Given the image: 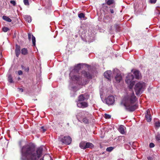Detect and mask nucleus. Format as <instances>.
Here are the masks:
<instances>
[{
	"mask_svg": "<svg viewBox=\"0 0 160 160\" xmlns=\"http://www.w3.org/2000/svg\"><path fill=\"white\" fill-rule=\"evenodd\" d=\"M111 116L107 114H105V117L106 119H109L111 118Z\"/></svg>",
	"mask_w": 160,
	"mask_h": 160,
	"instance_id": "nucleus-35",
	"label": "nucleus"
},
{
	"mask_svg": "<svg viewBox=\"0 0 160 160\" xmlns=\"http://www.w3.org/2000/svg\"><path fill=\"white\" fill-rule=\"evenodd\" d=\"M155 126L157 128H159L160 127V122H157L155 123Z\"/></svg>",
	"mask_w": 160,
	"mask_h": 160,
	"instance_id": "nucleus-36",
	"label": "nucleus"
},
{
	"mask_svg": "<svg viewBox=\"0 0 160 160\" xmlns=\"http://www.w3.org/2000/svg\"><path fill=\"white\" fill-rule=\"evenodd\" d=\"M134 74L135 77V78L137 79H138L141 77V74L138 71L136 70L134 72Z\"/></svg>",
	"mask_w": 160,
	"mask_h": 160,
	"instance_id": "nucleus-15",
	"label": "nucleus"
},
{
	"mask_svg": "<svg viewBox=\"0 0 160 160\" xmlns=\"http://www.w3.org/2000/svg\"><path fill=\"white\" fill-rule=\"evenodd\" d=\"M77 105L78 107L82 108L87 107L88 106V104L87 103L83 102H78Z\"/></svg>",
	"mask_w": 160,
	"mask_h": 160,
	"instance_id": "nucleus-10",
	"label": "nucleus"
},
{
	"mask_svg": "<svg viewBox=\"0 0 160 160\" xmlns=\"http://www.w3.org/2000/svg\"><path fill=\"white\" fill-rule=\"evenodd\" d=\"M42 150V148L39 147L35 151L32 144L24 145L21 149V160H38L41 156Z\"/></svg>",
	"mask_w": 160,
	"mask_h": 160,
	"instance_id": "nucleus-1",
	"label": "nucleus"
},
{
	"mask_svg": "<svg viewBox=\"0 0 160 160\" xmlns=\"http://www.w3.org/2000/svg\"><path fill=\"white\" fill-rule=\"evenodd\" d=\"M72 80L74 81H79L81 80V77L79 75H74L71 77Z\"/></svg>",
	"mask_w": 160,
	"mask_h": 160,
	"instance_id": "nucleus-13",
	"label": "nucleus"
},
{
	"mask_svg": "<svg viewBox=\"0 0 160 160\" xmlns=\"http://www.w3.org/2000/svg\"><path fill=\"white\" fill-rule=\"evenodd\" d=\"M8 81L10 83H13L14 82L12 79V77L11 75H9L8 77Z\"/></svg>",
	"mask_w": 160,
	"mask_h": 160,
	"instance_id": "nucleus-24",
	"label": "nucleus"
},
{
	"mask_svg": "<svg viewBox=\"0 0 160 160\" xmlns=\"http://www.w3.org/2000/svg\"><path fill=\"white\" fill-rule=\"evenodd\" d=\"M26 20L28 22H31V17H28L26 18Z\"/></svg>",
	"mask_w": 160,
	"mask_h": 160,
	"instance_id": "nucleus-38",
	"label": "nucleus"
},
{
	"mask_svg": "<svg viewBox=\"0 0 160 160\" xmlns=\"http://www.w3.org/2000/svg\"><path fill=\"white\" fill-rule=\"evenodd\" d=\"M137 100L134 93L132 92L124 97L121 103V105L124 106L125 109L128 111H134L138 108L136 104H134Z\"/></svg>",
	"mask_w": 160,
	"mask_h": 160,
	"instance_id": "nucleus-2",
	"label": "nucleus"
},
{
	"mask_svg": "<svg viewBox=\"0 0 160 160\" xmlns=\"http://www.w3.org/2000/svg\"><path fill=\"white\" fill-rule=\"evenodd\" d=\"M40 160H43V159H41Z\"/></svg>",
	"mask_w": 160,
	"mask_h": 160,
	"instance_id": "nucleus-47",
	"label": "nucleus"
},
{
	"mask_svg": "<svg viewBox=\"0 0 160 160\" xmlns=\"http://www.w3.org/2000/svg\"><path fill=\"white\" fill-rule=\"evenodd\" d=\"M133 76L130 73L128 74L126 78L125 82L128 85L130 89L132 88L135 84V82L133 81Z\"/></svg>",
	"mask_w": 160,
	"mask_h": 160,
	"instance_id": "nucleus-3",
	"label": "nucleus"
},
{
	"mask_svg": "<svg viewBox=\"0 0 160 160\" xmlns=\"http://www.w3.org/2000/svg\"><path fill=\"white\" fill-rule=\"evenodd\" d=\"M86 149L88 148H93L94 145H93L91 143L88 142H86Z\"/></svg>",
	"mask_w": 160,
	"mask_h": 160,
	"instance_id": "nucleus-17",
	"label": "nucleus"
},
{
	"mask_svg": "<svg viewBox=\"0 0 160 160\" xmlns=\"http://www.w3.org/2000/svg\"><path fill=\"white\" fill-rule=\"evenodd\" d=\"M15 52L16 56L18 57L21 52L20 47L19 46L16 45Z\"/></svg>",
	"mask_w": 160,
	"mask_h": 160,
	"instance_id": "nucleus-12",
	"label": "nucleus"
},
{
	"mask_svg": "<svg viewBox=\"0 0 160 160\" xmlns=\"http://www.w3.org/2000/svg\"><path fill=\"white\" fill-rule=\"evenodd\" d=\"M18 73L19 75H22L23 74L21 70L18 71Z\"/></svg>",
	"mask_w": 160,
	"mask_h": 160,
	"instance_id": "nucleus-41",
	"label": "nucleus"
},
{
	"mask_svg": "<svg viewBox=\"0 0 160 160\" xmlns=\"http://www.w3.org/2000/svg\"><path fill=\"white\" fill-rule=\"evenodd\" d=\"M105 2L108 5L115 3L114 0H105Z\"/></svg>",
	"mask_w": 160,
	"mask_h": 160,
	"instance_id": "nucleus-21",
	"label": "nucleus"
},
{
	"mask_svg": "<svg viewBox=\"0 0 160 160\" xmlns=\"http://www.w3.org/2000/svg\"><path fill=\"white\" fill-rule=\"evenodd\" d=\"M156 138L157 140H160V134L159 133H157L156 136Z\"/></svg>",
	"mask_w": 160,
	"mask_h": 160,
	"instance_id": "nucleus-31",
	"label": "nucleus"
},
{
	"mask_svg": "<svg viewBox=\"0 0 160 160\" xmlns=\"http://www.w3.org/2000/svg\"><path fill=\"white\" fill-rule=\"evenodd\" d=\"M114 97L112 96H108L106 99V103L108 105H112L114 102Z\"/></svg>",
	"mask_w": 160,
	"mask_h": 160,
	"instance_id": "nucleus-6",
	"label": "nucleus"
},
{
	"mask_svg": "<svg viewBox=\"0 0 160 160\" xmlns=\"http://www.w3.org/2000/svg\"><path fill=\"white\" fill-rule=\"evenodd\" d=\"M114 149V148L112 147H108L106 149V151L109 152H111Z\"/></svg>",
	"mask_w": 160,
	"mask_h": 160,
	"instance_id": "nucleus-29",
	"label": "nucleus"
},
{
	"mask_svg": "<svg viewBox=\"0 0 160 160\" xmlns=\"http://www.w3.org/2000/svg\"><path fill=\"white\" fill-rule=\"evenodd\" d=\"M60 140L63 143L68 145L71 143L72 139L69 136L64 137L63 138H60Z\"/></svg>",
	"mask_w": 160,
	"mask_h": 160,
	"instance_id": "nucleus-5",
	"label": "nucleus"
},
{
	"mask_svg": "<svg viewBox=\"0 0 160 160\" xmlns=\"http://www.w3.org/2000/svg\"><path fill=\"white\" fill-rule=\"evenodd\" d=\"M81 64H78L77 66H75L74 69L70 73V76H71L74 73H77L81 69Z\"/></svg>",
	"mask_w": 160,
	"mask_h": 160,
	"instance_id": "nucleus-7",
	"label": "nucleus"
},
{
	"mask_svg": "<svg viewBox=\"0 0 160 160\" xmlns=\"http://www.w3.org/2000/svg\"><path fill=\"white\" fill-rule=\"evenodd\" d=\"M2 18L4 20L8 22H11L12 21V20L10 18H9L8 17L6 16H3L2 17Z\"/></svg>",
	"mask_w": 160,
	"mask_h": 160,
	"instance_id": "nucleus-22",
	"label": "nucleus"
},
{
	"mask_svg": "<svg viewBox=\"0 0 160 160\" xmlns=\"http://www.w3.org/2000/svg\"><path fill=\"white\" fill-rule=\"evenodd\" d=\"M104 75L106 78L108 79H110L111 77L112 73L111 71H108L105 72L104 74Z\"/></svg>",
	"mask_w": 160,
	"mask_h": 160,
	"instance_id": "nucleus-11",
	"label": "nucleus"
},
{
	"mask_svg": "<svg viewBox=\"0 0 160 160\" xmlns=\"http://www.w3.org/2000/svg\"><path fill=\"white\" fill-rule=\"evenodd\" d=\"M89 97V95L87 94H82L80 95L78 98V101H82L87 99Z\"/></svg>",
	"mask_w": 160,
	"mask_h": 160,
	"instance_id": "nucleus-8",
	"label": "nucleus"
},
{
	"mask_svg": "<svg viewBox=\"0 0 160 160\" xmlns=\"http://www.w3.org/2000/svg\"><path fill=\"white\" fill-rule=\"evenodd\" d=\"M145 117L148 122H150L151 121L152 118L150 114V110L149 109L147 111Z\"/></svg>",
	"mask_w": 160,
	"mask_h": 160,
	"instance_id": "nucleus-9",
	"label": "nucleus"
},
{
	"mask_svg": "<svg viewBox=\"0 0 160 160\" xmlns=\"http://www.w3.org/2000/svg\"><path fill=\"white\" fill-rule=\"evenodd\" d=\"M36 100H37V99H35Z\"/></svg>",
	"mask_w": 160,
	"mask_h": 160,
	"instance_id": "nucleus-48",
	"label": "nucleus"
},
{
	"mask_svg": "<svg viewBox=\"0 0 160 160\" xmlns=\"http://www.w3.org/2000/svg\"><path fill=\"white\" fill-rule=\"evenodd\" d=\"M156 2V0H150V2L151 3H155Z\"/></svg>",
	"mask_w": 160,
	"mask_h": 160,
	"instance_id": "nucleus-42",
	"label": "nucleus"
},
{
	"mask_svg": "<svg viewBox=\"0 0 160 160\" xmlns=\"http://www.w3.org/2000/svg\"><path fill=\"white\" fill-rule=\"evenodd\" d=\"M115 27L116 28V29L117 31H120V27L119 26V25L115 24L114 25Z\"/></svg>",
	"mask_w": 160,
	"mask_h": 160,
	"instance_id": "nucleus-28",
	"label": "nucleus"
},
{
	"mask_svg": "<svg viewBox=\"0 0 160 160\" xmlns=\"http://www.w3.org/2000/svg\"><path fill=\"white\" fill-rule=\"evenodd\" d=\"M40 130L41 131H42L43 132H45L46 131V129L44 128L43 126L41 127Z\"/></svg>",
	"mask_w": 160,
	"mask_h": 160,
	"instance_id": "nucleus-37",
	"label": "nucleus"
},
{
	"mask_svg": "<svg viewBox=\"0 0 160 160\" xmlns=\"http://www.w3.org/2000/svg\"><path fill=\"white\" fill-rule=\"evenodd\" d=\"M31 34L30 33H28V38L29 40H30L31 38Z\"/></svg>",
	"mask_w": 160,
	"mask_h": 160,
	"instance_id": "nucleus-45",
	"label": "nucleus"
},
{
	"mask_svg": "<svg viewBox=\"0 0 160 160\" xmlns=\"http://www.w3.org/2000/svg\"><path fill=\"white\" fill-rule=\"evenodd\" d=\"M18 89L19 91L21 92H22L23 91V90L22 88H18Z\"/></svg>",
	"mask_w": 160,
	"mask_h": 160,
	"instance_id": "nucleus-43",
	"label": "nucleus"
},
{
	"mask_svg": "<svg viewBox=\"0 0 160 160\" xmlns=\"http://www.w3.org/2000/svg\"><path fill=\"white\" fill-rule=\"evenodd\" d=\"M116 80L118 82H120L122 79V77L121 75L118 73L115 77Z\"/></svg>",
	"mask_w": 160,
	"mask_h": 160,
	"instance_id": "nucleus-16",
	"label": "nucleus"
},
{
	"mask_svg": "<svg viewBox=\"0 0 160 160\" xmlns=\"http://www.w3.org/2000/svg\"><path fill=\"white\" fill-rule=\"evenodd\" d=\"M125 127L124 126L121 125L118 128V131L121 134H124L125 132Z\"/></svg>",
	"mask_w": 160,
	"mask_h": 160,
	"instance_id": "nucleus-14",
	"label": "nucleus"
},
{
	"mask_svg": "<svg viewBox=\"0 0 160 160\" xmlns=\"http://www.w3.org/2000/svg\"><path fill=\"white\" fill-rule=\"evenodd\" d=\"M154 146V144L153 143H151L149 144V147L150 148H152Z\"/></svg>",
	"mask_w": 160,
	"mask_h": 160,
	"instance_id": "nucleus-40",
	"label": "nucleus"
},
{
	"mask_svg": "<svg viewBox=\"0 0 160 160\" xmlns=\"http://www.w3.org/2000/svg\"><path fill=\"white\" fill-rule=\"evenodd\" d=\"M21 67L22 68V69L24 70V71L26 72H28L29 70V67L26 68L24 67L23 65H21Z\"/></svg>",
	"mask_w": 160,
	"mask_h": 160,
	"instance_id": "nucleus-27",
	"label": "nucleus"
},
{
	"mask_svg": "<svg viewBox=\"0 0 160 160\" xmlns=\"http://www.w3.org/2000/svg\"><path fill=\"white\" fill-rule=\"evenodd\" d=\"M148 160H152V158L151 157H148Z\"/></svg>",
	"mask_w": 160,
	"mask_h": 160,
	"instance_id": "nucleus-46",
	"label": "nucleus"
},
{
	"mask_svg": "<svg viewBox=\"0 0 160 160\" xmlns=\"http://www.w3.org/2000/svg\"><path fill=\"white\" fill-rule=\"evenodd\" d=\"M23 2L24 4L26 5H29L28 0H23Z\"/></svg>",
	"mask_w": 160,
	"mask_h": 160,
	"instance_id": "nucleus-34",
	"label": "nucleus"
},
{
	"mask_svg": "<svg viewBox=\"0 0 160 160\" xmlns=\"http://www.w3.org/2000/svg\"><path fill=\"white\" fill-rule=\"evenodd\" d=\"M78 17L80 19L82 18H85V14L83 13H80L78 14Z\"/></svg>",
	"mask_w": 160,
	"mask_h": 160,
	"instance_id": "nucleus-26",
	"label": "nucleus"
},
{
	"mask_svg": "<svg viewBox=\"0 0 160 160\" xmlns=\"http://www.w3.org/2000/svg\"><path fill=\"white\" fill-rule=\"evenodd\" d=\"M3 31L4 32H7L8 30H9V29L6 27H4L2 28Z\"/></svg>",
	"mask_w": 160,
	"mask_h": 160,
	"instance_id": "nucleus-32",
	"label": "nucleus"
},
{
	"mask_svg": "<svg viewBox=\"0 0 160 160\" xmlns=\"http://www.w3.org/2000/svg\"><path fill=\"white\" fill-rule=\"evenodd\" d=\"M83 74L84 76L88 78H91L92 75L89 72H87L86 71H84L83 72Z\"/></svg>",
	"mask_w": 160,
	"mask_h": 160,
	"instance_id": "nucleus-19",
	"label": "nucleus"
},
{
	"mask_svg": "<svg viewBox=\"0 0 160 160\" xmlns=\"http://www.w3.org/2000/svg\"><path fill=\"white\" fill-rule=\"evenodd\" d=\"M32 41L33 45L35 46L36 42L35 38L33 35H32Z\"/></svg>",
	"mask_w": 160,
	"mask_h": 160,
	"instance_id": "nucleus-30",
	"label": "nucleus"
},
{
	"mask_svg": "<svg viewBox=\"0 0 160 160\" xmlns=\"http://www.w3.org/2000/svg\"><path fill=\"white\" fill-rule=\"evenodd\" d=\"M144 86V83H141L140 82L137 83L135 85L134 89L136 92V94L137 95H138L142 93Z\"/></svg>",
	"mask_w": 160,
	"mask_h": 160,
	"instance_id": "nucleus-4",
	"label": "nucleus"
},
{
	"mask_svg": "<svg viewBox=\"0 0 160 160\" xmlns=\"http://www.w3.org/2000/svg\"><path fill=\"white\" fill-rule=\"evenodd\" d=\"M108 7L105 4H103L102 6V11L104 12H108Z\"/></svg>",
	"mask_w": 160,
	"mask_h": 160,
	"instance_id": "nucleus-23",
	"label": "nucleus"
},
{
	"mask_svg": "<svg viewBox=\"0 0 160 160\" xmlns=\"http://www.w3.org/2000/svg\"><path fill=\"white\" fill-rule=\"evenodd\" d=\"M83 122L85 123H88V120L86 118H84L82 119Z\"/></svg>",
	"mask_w": 160,
	"mask_h": 160,
	"instance_id": "nucleus-33",
	"label": "nucleus"
},
{
	"mask_svg": "<svg viewBox=\"0 0 160 160\" xmlns=\"http://www.w3.org/2000/svg\"><path fill=\"white\" fill-rule=\"evenodd\" d=\"M21 53L23 55H26L28 53V50L26 48H23L21 50Z\"/></svg>",
	"mask_w": 160,
	"mask_h": 160,
	"instance_id": "nucleus-25",
	"label": "nucleus"
},
{
	"mask_svg": "<svg viewBox=\"0 0 160 160\" xmlns=\"http://www.w3.org/2000/svg\"><path fill=\"white\" fill-rule=\"evenodd\" d=\"M86 142H82L79 144V147L82 149H86Z\"/></svg>",
	"mask_w": 160,
	"mask_h": 160,
	"instance_id": "nucleus-20",
	"label": "nucleus"
},
{
	"mask_svg": "<svg viewBox=\"0 0 160 160\" xmlns=\"http://www.w3.org/2000/svg\"><path fill=\"white\" fill-rule=\"evenodd\" d=\"M111 19L109 15H106L105 16L103 20L104 21L106 22H108Z\"/></svg>",
	"mask_w": 160,
	"mask_h": 160,
	"instance_id": "nucleus-18",
	"label": "nucleus"
},
{
	"mask_svg": "<svg viewBox=\"0 0 160 160\" xmlns=\"http://www.w3.org/2000/svg\"><path fill=\"white\" fill-rule=\"evenodd\" d=\"M10 3L12 4L13 6H15L16 4V3L15 1L12 0L10 1Z\"/></svg>",
	"mask_w": 160,
	"mask_h": 160,
	"instance_id": "nucleus-39",
	"label": "nucleus"
},
{
	"mask_svg": "<svg viewBox=\"0 0 160 160\" xmlns=\"http://www.w3.org/2000/svg\"><path fill=\"white\" fill-rule=\"evenodd\" d=\"M110 11L111 13H114V10L112 9H110Z\"/></svg>",
	"mask_w": 160,
	"mask_h": 160,
	"instance_id": "nucleus-44",
	"label": "nucleus"
}]
</instances>
